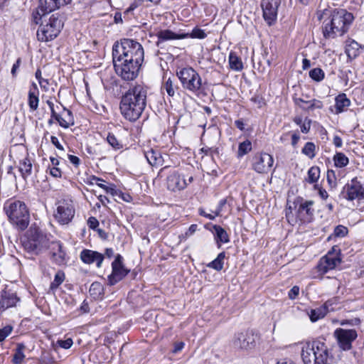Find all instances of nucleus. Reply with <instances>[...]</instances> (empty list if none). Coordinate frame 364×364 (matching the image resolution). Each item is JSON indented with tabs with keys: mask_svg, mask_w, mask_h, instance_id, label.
<instances>
[{
	"mask_svg": "<svg viewBox=\"0 0 364 364\" xmlns=\"http://www.w3.org/2000/svg\"><path fill=\"white\" fill-rule=\"evenodd\" d=\"M147 88L139 84L131 87L122 96L119 105L122 115L134 122L140 118L146 107Z\"/></svg>",
	"mask_w": 364,
	"mask_h": 364,
	"instance_id": "obj_1",
	"label": "nucleus"
},
{
	"mask_svg": "<svg viewBox=\"0 0 364 364\" xmlns=\"http://www.w3.org/2000/svg\"><path fill=\"white\" fill-rule=\"evenodd\" d=\"M351 13L345 9H334L328 21H324L323 33L326 38H334L347 32L353 21Z\"/></svg>",
	"mask_w": 364,
	"mask_h": 364,
	"instance_id": "obj_2",
	"label": "nucleus"
},
{
	"mask_svg": "<svg viewBox=\"0 0 364 364\" xmlns=\"http://www.w3.org/2000/svg\"><path fill=\"white\" fill-rule=\"evenodd\" d=\"M144 52L142 46L133 39L124 38L116 42L112 47V57L130 60L133 62L142 63Z\"/></svg>",
	"mask_w": 364,
	"mask_h": 364,
	"instance_id": "obj_3",
	"label": "nucleus"
},
{
	"mask_svg": "<svg viewBox=\"0 0 364 364\" xmlns=\"http://www.w3.org/2000/svg\"><path fill=\"white\" fill-rule=\"evenodd\" d=\"M329 355L328 346L319 341L306 342L301 351L304 364H328Z\"/></svg>",
	"mask_w": 364,
	"mask_h": 364,
	"instance_id": "obj_4",
	"label": "nucleus"
},
{
	"mask_svg": "<svg viewBox=\"0 0 364 364\" xmlns=\"http://www.w3.org/2000/svg\"><path fill=\"white\" fill-rule=\"evenodd\" d=\"M41 16L36 33L37 38L41 42H48L55 38L60 33L64 25V18L58 13L52 14L49 18H47V14Z\"/></svg>",
	"mask_w": 364,
	"mask_h": 364,
	"instance_id": "obj_5",
	"label": "nucleus"
},
{
	"mask_svg": "<svg viewBox=\"0 0 364 364\" xmlns=\"http://www.w3.org/2000/svg\"><path fill=\"white\" fill-rule=\"evenodd\" d=\"M21 242L27 252L38 255L48 249L49 238L39 228L31 226L25 233Z\"/></svg>",
	"mask_w": 364,
	"mask_h": 364,
	"instance_id": "obj_6",
	"label": "nucleus"
},
{
	"mask_svg": "<svg viewBox=\"0 0 364 364\" xmlns=\"http://www.w3.org/2000/svg\"><path fill=\"white\" fill-rule=\"evenodd\" d=\"M176 75L184 90L196 95L202 92V78L198 73L192 67L178 68L176 70Z\"/></svg>",
	"mask_w": 364,
	"mask_h": 364,
	"instance_id": "obj_7",
	"label": "nucleus"
},
{
	"mask_svg": "<svg viewBox=\"0 0 364 364\" xmlns=\"http://www.w3.org/2000/svg\"><path fill=\"white\" fill-rule=\"evenodd\" d=\"M113 65L116 73L124 80H133L139 75L141 63L127 59L112 57Z\"/></svg>",
	"mask_w": 364,
	"mask_h": 364,
	"instance_id": "obj_8",
	"label": "nucleus"
},
{
	"mask_svg": "<svg viewBox=\"0 0 364 364\" xmlns=\"http://www.w3.org/2000/svg\"><path fill=\"white\" fill-rule=\"evenodd\" d=\"M193 167H189L186 172L174 171L171 173L166 179L167 188L171 191L183 190L189 183L193 181Z\"/></svg>",
	"mask_w": 364,
	"mask_h": 364,
	"instance_id": "obj_9",
	"label": "nucleus"
},
{
	"mask_svg": "<svg viewBox=\"0 0 364 364\" xmlns=\"http://www.w3.org/2000/svg\"><path fill=\"white\" fill-rule=\"evenodd\" d=\"M9 221L20 230H25L30 221V214L26 206H4Z\"/></svg>",
	"mask_w": 364,
	"mask_h": 364,
	"instance_id": "obj_10",
	"label": "nucleus"
},
{
	"mask_svg": "<svg viewBox=\"0 0 364 364\" xmlns=\"http://www.w3.org/2000/svg\"><path fill=\"white\" fill-rule=\"evenodd\" d=\"M258 341V334L255 333L252 330H247L236 333L232 342L234 347L236 348L251 350L255 348Z\"/></svg>",
	"mask_w": 364,
	"mask_h": 364,
	"instance_id": "obj_11",
	"label": "nucleus"
},
{
	"mask_svg": "<svg viewBox=\"0 0 364 364\" xmlns=\"http://www.w3.org/2000/svg\"><path fill=\"white\" fill-rule=\"evenodd\" d=\"M333 336L338 347L344 351H348L352 349V343L358 338V333L355 329L338 328L334 331Z\"/></svg>",
	"mask_w": 364,
	"mask_h": 364,
	"instance_id": "obj_12",
	"label": "nucleus"
},
{
	"mask_svg": "<svg viewBox=\"0 0 364 364\" xmlns=\"http://www.w3.org/2000/svg\"><path fill=\"white\" fill-rule=\"evenodd\" d=\"M313 213L309 206H289L286 210V218L289 223H309Z\"/></svg>",
	"mask_w": 364,
	"mask_h": 364,
	"instance_id": "obj_13",
	"label": "nucleus"
},
{
	"mask_svg": "<svg viewBox=\"0 0 364 364\" xmlns=\"http://www.w3.org/2000/svg\"><path fill=\"white\" fill-rule=\"evenodd\" d=\"M273 164V156L264 152L255 154L252 159V168L259 173H268Z\"/></svg>",
	"mask_w": 364,
	"mask_h": 364,
	"instance_id": "obj_14",
	"label": "nucleus"
},
{
	"mask_svg": "<svg viewBox=\"0 0 364 364\" xmlns=\"http://www.w3.org/2000/svg\"><path fill=\"white\" fill-rule=\"evenodd\" d=\"M112 272L108 276V283L109 285H114L121 281L129 272L122 264V257L117 255L112 264Z\"/></svg>",
	"mask_w": 364,
	"mask_h": 364,
	"instance_id": "obj_15",
	"label": "nucleus"
},
{
	"mask_svg": "<svg viewBox=\"0 0 364 364\" xmlns=\"http://www.w3.org/2000/svg\"><path fill=\"white\" fill-rule=\"evenodd\" d=\"M345 197L348 200H356L358 202L364 199V182H361L356 177L353 178L346 186Z\"/></svg>",
	"mask_w": 364,
	"mask_h": 364,
	"instance_id": "obj_16",
	"label": "nucleus"
},
{
	"mask_svg": "<svg viewBox=\"0 0 364 364\" xmlns=\"http://www.w3.org/2000/svg\"><path fill=\"white\" fill-rule=\"evenodd\" d=\"M279 5L277 0H264L262 2L263 18L269 26L274 24L277 20Z\"/></svg>",
	"mask_w": 364,
	"mask_h": 364,
	"instance_id": "obj_17",
	"label": "nucleus"
},
{
	"mask_svg": "<svg viewBox=\"0 0 364 364\" xmlns=\"http://www.w3.org/2000/svg\"><path fill=\"white\" fill-rule=\"evenodd\" d=\"M60 7L55 0H39V5L36 13H33V21L38 24L45 14H48Z\"/></svg>",
	"mask_w": 364,
	"mask_h": 364,
	"instance_id": "obj_18",
	"label": "nucleus"
},
{
	"mask_svg": "<svg viewBox=\"0 0 364 364\" xmlns=\"http://www.w3.org/2000/svg\"><path fill=\"white\" fill-rule=\"evenodd\" d=\"M51 259L58 265L66 263V253L63 248V244L60 241H49L48 247Z\"/></svg>",
	"mask_w": 364,
	"mask_h": 364,
	"instance_id": "obj_19",
	"label": "nucleus"
},
{
	"mask_svg": "<svg viewBox=\"0 0 364 364\" xmlns=\"http://www.w3.org/2000/svg\"><path fill=\"white\" fill-rule=\"evenodd\" d=\"M341 262V259L331 252H328L323 257L317 266L318 271L322 274L326 273L328 270L334 269Z\"/></svg>",
	"mask_w": 364,
	"mask_h": 364,
	"instance_id": "obj_20",
	"label": "nucleus"
},
{
	"mask_svg": "<svg viewBox=\"0 0 364 364\" xmlns=\"http://www.w3.org/2000/svg\"><path fill=\"white\" fill-rule=\"evenodd\" d=\"M75 215V210L72 206H58L54 213V217L60 224H68Z\"/></svg>",
	"mask_w": 364,
	"mask_h": 364,
	"instance_id": "obj_21",
	"label": "nucleus"
},
{
	"mask_svg": "<svg viewBox=\"0 0 364 364\" xmlns=\"http://www.w3.org/2000/svg\"><path fill=\"white\" fill-rule=\"evenodd\" d=\"M80 259L85 264L95 262L97 267H100L104 260V255L98 252L86 249L80 252Z\"/></svg>",
	"mask_w": 364,
	"mask_h": 364,
	"instance_id": "obj_22",
	"label": "nucleus"
},
{
	"mask_svg": "<svg viewBox=\"0 0 364 364\" xmlns=\"http://www.w3.org/2000/svg\"><path fill=\"white\" fill-rule=\"evenodd\" d=\"M20 299L13 292L2 291L0 294V311L15 306Z\"/></svg>",
	"mask_w": 364,
	"mask_h": 364,
	"instance_id": "obj_23",
	"label": "nucleus"
},
{
	"mask_svg": "<svg viewBox=\"0 0 364 364\" xmlns=\"http://www.w3.org/2000/svg\"><path fill=\"white\" fill-rule=\"evenodd\" d=\"M294 102L296 105H298L301 109L305 111H314L315 109H321L323 107V102L316 99H313L306 101L302 98H296L294 100Z\"/></svg>",
	"mask_w": 364,
	"mask_h": 364,
	"instance_id": "obj_24",
	"label": "nucleus"
},
{
	"mask_svg": "<svg viewBox=\"0 0 364 364\" xmlns=\"http://www.w3.org/2000/svg\"><path fill=\"white\" fill-rule=\"evenodd\" d=\"M39 90L37 85L33 82L28 93V105L31 112L36 111L38 107Z\"/></svg>",
	"mask_w": 364,
	"mask_h": 364,
	"instance_id": "obj_25",
	"label": "nucleus"
},
{
	"mask_svg": "<svg viewBox=\"0 0 364 364\" xmlns=\"http://www.w3.org/2000/svg\"><path fill=\"white\" fill-rule=\"evenodd\" d=\"M351 102L345 93H341L335 97V113L336 114L345 112Z\"/></svg>",
	"mask_w": 364,
	"mask_h": 364,
	"instance_id": "obj_26",
	"label": "nucleus"
},
{
	"mask_svg": "<svg viewBox=\"0 0 364 364\" xmlns=\"http://www.w3.org/2000/svg\"><path fill=\"white\" fill-rule=\"evenodd\" d=\"M156 36L158 38L157 44H159L160 42L166 41L184 39L187 38V35H183V33L177 34L168 29L160 31L158 32Z\"/></svg>",
	"mask_w": 364,
	"mask_h": 364,
	"instance_id": "obj_27",
	"label": "nucleus"
},
{
	"mask_svg": "<svg viewBox=\"0 0 364 364\" xmlns=\"http://www.w3.org/2000/svg\"><path fill=\"white\" fill-rule=\"evenodd\" d=\"M109 196L118 203L122 202L130 203L132 200V197L129 193L119 190L116 186H114Z\"/></svg>",
	"mask_w": 364,
	"mask_h": 364,
	"instance_id": "obj_28",
	"label": "nucleus"
},
{
	"mask_svg": "<svg viewBox=\"0 0 364 364\" xmlns=\"http://www.w3.org/2000/svg\"><path fill=\"white\" fill-rule=\"evenodd\" d=\"M144 156L148 163L152 166L162 165L164 161L161 154L153 149L144 151Z\"/></svg>",
	"mask_w": 364,
	"mask_h": 364,
	"instance_id": "obj_29",
	"label": "nucleus"
},
{
	"mask_svg": "<svg viewBox=\"0 0 364 364\" xmlns=\"http://www.w3.org/2000/svg\"><path fill=\"white\" fill-rule=\"evenodd\" d=\"M63 111L65 112V115L63 116L61 114L59 125L63 128L67 129L70 126H73L75 124V121L73 113L70 110L63 107Z\"/></svg>",
	"mask_w": 364,
	"mask_h": 364,
	"instance_id": "obj_30",
	"label": "nucleus"
},
{
	"mask_svg": "<svg viewBox=\"0 0 364 364\" xmlns=\"http://www.w3.org/2000/svg\"><path fill=\"white\" fill-rule=\"evenodd\" d=\"M92 181V184H96L97 186L102 188L108 195H109L112 191H113V188L115 186L113 183H108L105 180L96 176H93Z\"/></svg>",
	"mask_w": 364,
	"mask_h": 364,
	"instance_id": "obj_31",
	"label": "nucleus"
},
{
	"mask_svg": "<svg viewBox=\"0 0 364 364\" xmlns=\"http://www.w3.org/2000/svg\"><path fill=\"white\" fill-rule=\"evenodd\" d=\"M326 306H319L316 309H311L309 314L310 320L312 322H316L318 320L323 318L326 314Z\"/></svg>",
	"mask_w": 364,
	"mask_h": 364,
	"instance_id": "obj_32",
	"label": "nucleus"
},
{
	"mask_svg": "<svg viewBox=\"0 0 364 364\" xmlns=\"http://www.w3.org/2000/svg\"><path fill=\"white\" fill-rule=\"evenodd\" d=\"M229 64L232 70L240 71L243 69V64L241 59L234 53H230L229 55Z\"/></svg>",
	"mask_w": 364,
	"mask_h": 364,
	"instance_id": "obj_33",
	"label": "nucleus"
},
{
	"mask_svg": "<svg viewBox=\"0 0 364 364\" xmlns=\"http://www.w3.org/2000/svg\"><path fill=\"white\" fill-rule=\"evenodd\" d=\"M360 45L355 41H352L346 46V53L350 58H356L359 53Z\"/></svg>",
	"mask_w": 364,
	"mask_h": 364,
	"instance_id": "obj_34",
	"label": "nucleus"
},
{
	"mask_svg": "<svg viewBox=\"0 0 364 364\" xmlns=\"http://www.w3.org/2000/svg\"><path fill=\"white\" fill-rule=\"evenodd\" d=\"M32 170V164L28 159H24L19 163V171L22 176L26 178L28 176L31 175Z\"/></svg>",
	"mask_w": 364,
	"mask_h": 364,
	"instance_id": "obj_35",
	"label": "nucleus"
},
{
	"mask_svg": "<svg viewBox=\"0 0 364 364\" xmlns=\"http://www.w3.org/2000/svg\"><path fill=\"white\" fill-rule=\"evenodd\" d=\"M25 348L26 346L23 343L17 344L16 351L13 357V363L14 364H21L25 358V355L23 353Z\"/></svg>",
	"mask_w": 364,
	"mask_h": 364,
	"instance_id": "obj_36",
	"label": "nucleus"
},
{
	"mask_svg": "<svg viewBox=\"0 0 364 364\" xmlns=\"http://www.w3.org/2000/svg\"><path fill=\"white\" fill-rule=\"evenodd\" d=\"M214 230L215 236V239L217 240V242H220L223 243L229 242L228 235L223 228H221L219 225H215Z\"/></svg>",
	"mask_w": 364,
	"mask_h": 364,
	"instance_id": "obj_37",
	"label": "nucleus"
},
{
	"mask_svg": "<svg viewBox=\"0 0 364 364\" xmlns=\"http://www.w3.org/2000/svg\"><path fill=\"white\" fill-rule=\"evenodd\" d=\"M333 161L335 166L338 168H343L349 163L348 158L341 152H338L334 155Z\"/></svg>",
	"mask_w": 364,
	"mask_h": 364,
	"instance_id": "obj_38",
	"label": "nucleus"
},
{
	"mask_svg": "<svg viewBox=\"0 0 364 364\" xmlns=\"http://www.w3.org/2000/svg\"><path fill=\"white\" fill-rule=\"evenodd\" d=\"M252 150V143L250 140L247 139L243 142L239 144L237 157L241 158L248 154Z\"/></svg>",
	"mask_w": 364,
	"mask_h": 364,
	"instance_id": "obj_39",
	"label": "nucleus"
},
{
	"mask_svg": "<svg viewBox=\"0 0 364 364\" xmlns=\"http://www.w3.org/2000/svg\"><path fill=\"white\" fill-rule=\"evenodd\" d=\"M225 257V252H220L213 261L208 264V267L217 271H220L223 268V260Z\"/></svg>",
	"mask_w": 364,
	"mask_h": 364,
	"instance_id": "obj_40",
	"label": "nucleus"
},
{
	"mask_svg": "<svg viewBox=\"0 0 364 364\" xmlns=\"http://www.w3.org/2000/svg\"><path fill=\"white\" fill-rule=\"evenodd\" d=\"M307 174L306 181L309 183H314L319 178L320 168L318 166H312L309 169Z\"/></svg>",
	"mask_w": 364,
	"mask_h": 364,
	"instance_id": "obj_41",
	"label": "nucleus"
},
{
	"mask_svg": "<svg viewBox=\"0 0 364 364\" xmlns=\"http://www.w3.org/2000/svg\"><path fill=\"white\" fill-rule=\"evenodd\" d=\"M107 143L114 149L119 150L123 148L122 142L117 139L113 133L109 132L107 136Z\"/></svg>",
	"mask_w": 364,
	"mask_h": 364,
	"instance_id": "obj_42",
	"label": "nucleus"
},
{
	"mask_svg": "<svg viewBox=\"0 0 364 364\" xmlns=\"http://www.w3.org/2000/svg\"><path fill=\"white\" fill-rule=\"evenodd\" d=\"M315 149L316 146L313 142H306L303 147L301 152L303 154L308 156L309 159H312L315 157Z\"/></svg>",
	"mask_w": 364,
	"mask_h": 364,
	"instance_id": "obj_43",
	"label": "nucleus"
},
{
	"mask_svg": "<svg viewBox=\"0 0 364 364\" xmlns=\"http://www.w3.org/2000/svg\"><path fill=\"white\" fill-rule=\"evenodd\" d=\"M309 77L316 82H321L324 79L325 73L320 68H316L309 71Z\"/></svg>",
	"mask_w": 364,
	"mask_h": 364,
	"instance_id": "obj_44",
	"label": "nucleus"
},
{
	"mask_svg": "<svg viewBox=\"0 0 364 364\" xmlns=\"http://www.w3.org/2000/svg\"><path fill=\"white\" fill-rule=\"evenodd\" d=\"M162 88L166 90L168 96L173 97L175 95V91L178 89V87L174 85L172 79L168 77L164 83Z\"/></svg>",
	"mask_w": 364,
	"mask_h": 364,
	"instance_id": "obj_45",
	"label": "nucleus"
},
{
	"mask_svg": "<svg viewBox=\"0 0 364 364\" xmlns=\"http://www.w3.org/2000/svg\"><path fill=\"white\" fill-rule=\"evenodd\" d=\"M183 35H187V38H198V39H204L207 36L204 30L199 28L198 27H195L192 30L191 33H183Z\"/></svg>",
	"mask_w": 364,
	"mask_h": 364,
	"instance_id": "obj_46",
	"label": "nucleus"
},
{
	"mask_svg": "<svg viewBox=\"0 0 364 364\" xmlns=\"http://www.w3.org/2000/svg\"><path fill=\"white\" fill-rule=\"evenodd\" d=\"M65 280V274L63 271H58L55 274L53 282L50 284V289H57Z\"/></svg>",
	"mask_w": 364,
	"mask_h": 364,
	"instance_id": "obj_47",
	"label": "nucleus"
},
{
	"mask_svg": "<svg viewBox=\"0 0 364 364\" xmlns=\"http://www.w3.org/2000/svg\"><path fill=\"white\" fill-rule=\"evenodd\" d=\"M337 301H338V300L336 298H333L331 299H328V301H326L322 305V306H326L325 308V309H326V313L328 314L330 311H333L336 310V307L334 306L337 305V304H338Z\"/></svg>",
	"mask_w": 364,
	"mask_h": 364,
	"instance_id": "obj_48",
	"label": "nucleus"
},
{
	"mask_svg": "<svg viewBox=\"0 0 364 364\" xmlns=\"http://www.w3.org/2000/svg\"><path fill=\"white\" fill-rule=\"evenodd\" d=\"M13 326L7 325L0 328V342H3L12 332Z\"/></svg>",
	"mask_w": 364,
	"mask_h": 364,
	"instance_id": "obj_49",
	"label": "nucleus"
},
{
	"mask_svg": "<svg viewBox=\"0 0 364 364\" xmlns=\"http://www.w3.org/2000/svg\"><path fill=\"white\" fill-rule=\"evenodd\" d=\"M102 289L100 283L95 282L92 283L90 288V293L92 295H100L102 293Z\"/></svg>",
	"mask_w": 364,
	"mask_h": 364,
	"instance_id": "obj_50",
	"label": "nucleus"
},
{
	"mask_svg": "<svg viewBox=\"0 0 364 364\" xmlns=\"http://www.w3.org/2000/svg\"><path fill=\"white\" fill-rule=\"evenodd\" d=\"M348 234V228L343 225H338L334 230V235L337 237H344Z\"/></svg>",
	"mask_w": 364,
	"mask_h": 364,
	"instance_id": "obj_51",
	"label": "nucleus"
},
{
	"mask_svg": "<svg viewBox=\"0 0 364 364\" xmlns=\"http://www.w3.org/2000/svg\"><path fill=\"white\" fill-rule=\"evenodd\" d=\"M73 340L71 338H68L66 340H58L57 341V344L64 348V349H69L73 346Z\"/></svg>",
	"mask_w": 364,
	"mask_h": 364,
	"instance_id": "obj_52",
	"label": "nucleus"
},
{
	"mask_svg": "<svg viewBox=\"0 0 364 364\" xmlns=\"http://www.w3.org/2000/svg\"><path fill=\"white\" fill-rule=\"evenodd\" d=\"M360 323V320L358 318H354L353 319H344L341 321L340 324L341 326L350 325V326H358Z\"/></svg>",
	"mask_w": 364,
	"mask_h": 364,
	"instance_id": "obj_53",
	"label": "nucleus"
},
{
	"mask_svg": "<svg viewBox=\"0 0 364 364\" xmlns=\"http://www.w3.org/2000/svg\"><path fill=\"white\" fill-rule=\"evenodd\" d=\"M299 294V287L294 286L289 291L288 296L290 299H294Z\"/></svg>",
	"mask_w": 364,
	"mask_h": 364,
	"instance_id": "obj_54",
	"label": "nucleus"
},
{
	"mask_svg": "<svg viewBox=\"0 0 364 364\" xmlns=\"http://www.w3.org/2000/svg\"><path fill=\"white\" fill-rule=\"evenodd\" d=\"M87 225L90 228L95 230L99 225V222L95 217H90L87 220Z\"/></svg>",
	"mask_w": 364,
	"mask_h": 364,
	"instance_id": "obj_55",
	"label": "nucleus"
},
{
	"mask_svg": "<svg viewBox=\"0 0 364 364\" xmlns=\"http://www.w3.org/2000/svg\"><path fill=\"white\" fill-rule=\"evenodd\" d=\"M50 173L55 178H60L62 176V172L60 169L58 167H52L50 168Z\"/></svg>",
	"mask_w": 364,
	"mask_h": 364,
	"instance_id": "obj_56",
	"label": "nucleus"
},
{
	"mask_svg": "<svg viewBox=\"0 0 364 364\" xmlns=\"http://www.w3.org/2000/svg\"><path fill=\"white\" fill-rule=\"evenodd\" d=\"M300 127L301 132L308 133L311 128V120L309 119L308 122H304Z\"/></svg>",
	"mask_w": 364,
	"mask_h": 364,
	"instance_id": "obj_57",
	"label": "nucleus"
},
{
	"mask_svg": "<svg viewBox=\"0 0 364 364\" xmlns=\"http://www.w3.org/2000/svg\"><path fill=\"white\" fill-rule=\"evenodd\" d=\"M50 141H51V143L59 150H61V151H63L64 149H63V146L60 144V143L59 142V140L55 136H52L50 137Z\"/></svg>",
	"mask_w": 364,
	"mask_h": 364,
	"instance_id": "obj_58",
	"label": "nucleus"
},
{
	"mask_svg": "<svg viewBox=\"0 0 364 364\" xmlns=\"http://www.w3.org/2000/svg\"><path fill=\"white\" fill-rule=\"evenodd\" d=\"M197 228H198V225L196 224L191 225L189 227L188 230L186 232L185 236L186 237H188L191 236L192 235H193L196 232Z\"/></svg>",
	"mask_w": 364,
	"mask_h": 364,
	"instance_id": "obj_59",
	"label": "nucleus"
},
{
	"mask_svg": "<svg viewBox=\"0 0 364 364\" xmlns=\"http://www.w3.org/2000/svg\"><path fill=\"white\" fill-rule=\"evenodd\" d=\"M68 159H69V161H70V162L71 164H73L75 166H79L80 160V159L77 156H74V155L68 154Z\"/></svg>",
	"mask_w": 364,
	"mask_h": 364,
	"instance_id": "obj_60",
	"label": "nucleus"
},
{
	"mask_svg": "<svg viewBox=\"0 0 364 364\" xmlns=\"http://www.w3.org/2000/svg\"><path fill=\"white\" fill-rule=\"evenodd\" d=\"M184 343L182 341L176 342L174 343V348L172 350L173 353H177L178 352L181 351L183 347H184Z\"/></svg>",
	"mask_w": 364,
	"mask_h": 364,
	"instance_id": "obj_61",
	"label": "nucleus"
},
{
	"mask_svg": "<svg viewBox=\"0 0 364 364\" xmlns=\"http://www.w3.org/2000/svg\"><path fill=\"white\" fill-rule=\"evenodd\" d=\"M333 144L336 147H341L343 145L342 139L339 136H335L333 137Z\"/></svg>",
	"mask_w": 364,
	"mask_h": 364,
	"instance_id": "obj_62",
	"label": "nucleus"
},
{
	"mask_svg": "<svg viewBox=\"0 0 364 364\" xmlns=\"http://www.w3.org/2000/svg\"><path fill=\"white\" fill-rule=\"evenodd\" d=\"M299 139H300V136H299V135L297 133H294L291 135V144H292L293 146H296V145L297 144Z\"/></svg>",
	"mask_w": 364,
	"mask_h": 364,
	"instance_id": "obj_63",
	"label": "nucleus"
},
{
	"mask_svg": "<svg viewBox=\"0 0 364 364\" xmlns=\"http://www.w3.org/2000/svg\"><path fill=\"white\" fill-rule=\"evenodd\" d=\"M318 195L322 199L324 200L328 197L327 191L322 188H318Z\"/></svg>",
	"mask_w": 364,
	"mask_h": 364,
	"instance_id": "obj_64",
	"label": "nucleus"
}]
</instances>
